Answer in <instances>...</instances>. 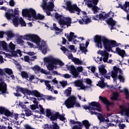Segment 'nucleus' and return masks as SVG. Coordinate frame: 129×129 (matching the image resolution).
Masks as SVG:
<instances>
[{
  "mask_svg": "<svg viewBox=\"0 0 129 129\" xmlns=\"http://www.w3.org/2000/svg\"><path fill=\"white\" fill-rule=\"evenodd\" d=\"M98 84L101 88H104L105 87V83H104V82H102L101 81H99L98 82Z\"/></svg>",
  "mask_w": 129,
  "mask_h": 129,
  "instance_id": "obj_49",
  "label": "nucleus"
},
{
  "mask_svg": "<svg viewBox=\"0 0 129 129\" xmlns=\"http://www.w3.org/2000/svg\"><path fill=\"white\" fill-rule=\"evenodd\" d=\"M46 116H47V117H50V115H52V114L53 113L52 112H51V110L49 109H46Z\"/></svg>",
  "mask_w": 129,
  "mask_h": 129,
  "instance_id": "obj_50",
  "label": "nucleus"
},
{
  "mask_svg": "<svg viewBox=\"0 0 129 129\" xmlns=\"http://www.w3.org/2000/svg\"><path fill=\"white\" fill-rule=\"evenodd\" d=\"M50 61L54 63L55 65H60V66H64V62L59 59L54 58V59H51Z\"/></svg>",
  "mask_w": 129,
  "mask_h": 129,
  "instance_id": "obj_22",
  "label": "nucleus"
},
{
  "mask_svg": "<svg viewBox=\"0 0 129 129\" xmlns=\"http://www.w3.org/2000/svg\"><path fill=\"white\" fill-rule=\"evenodd\" d=\"M71 88H70V89H66L64 92V94L67 95V96H70V94H71V92L72 90H71Z\"/></svg>",
  "mask_w": 129,
  "mask_h": 129,
  "instance_id": "obj_52",
  "label": "nucleus"
},
{
  "mask_svg": "<svg viewBox=\"0 0 129 129\" xmlns=\"http://www.w3.org/2000/svg\"><path fill=\"white\" fill-rule=\"evenodd\" d=\"M7 85L5 82H0V91H1L2 94H5L7 92Z\"/></svg>",
  "mask_w": 129,
  "mask_h": 129,
  "instance_id": "obj_19",
  "label": "nucleus"
},
{
  "mask_svg": "<svg viewBox=\"0 0 129 129\" xmlns=\"http://www.w3.org/2000/svg\"><path fill=\"white\" fill-rule=\"evenodd\" d=\"M37 99H38V97H37ZM37 99L34 97L31 98V99L32 101H33V103H34V104H35L36 105H38V104H39V102L37 101L38 100Z\"/></svg>",
  "mask_w": 129,
  "mask_h": 129,
  "instance_id": "obj_57",
  "label": "nucleus"
},
{
  "mask_svg": "<svg viewBox=\"0 0 129 129\" xmlns=\"http://www.w3.org/2000/svg\"><path fill=\"white\" fill-rule=\"evenodd\" d=\"M118 9V8H120L121 10H124L125 12L126 13V16L129 15V2H125V4L122 6V5L119 4H118V7H116Z\"/></svg>",
  "mask_w": 129,
  "mask_h": 129,
  "instance_id": "obj_14",
  "label": "nucleus"
},
{
  "mask_svg": "<svg viewBox=\"0 0 129 129\" xmlns=\"http://www.w3.org/2000/svg\"><path fill=\"white\" fill-rule=\"evenodd\" d=\"M67 8L66 10L69 11L71 14H75V12H77V14L79 16L81 12L80 8L77 7L76 4L72 5V3L70 1H67L66 2Z\"/></svg>",
  "mask_w": 129,
  "mask_h": 129,
  "instance_id": "obj_4",
  "label": "nucleus"
},
{
  "mask_svg": "<svg viewBox=\"0 0 129 129\" xmlns=\"http://www.w3.org/2000/svg\"><path fill=\"white\" fill-rule=\"evenodd\" d=\"M40 48H45L47 47V45H46V42L45 41H42L41 43H40V45L38 46Z\"/></svg>",
  "mask_w": 129,
  "mask_h": 129,
  "instance_id": "obj_56",
  "label": "nucleus"
},
{
  "mask_svg": "<svg viewBox=\"0 0 129 129\" xmlns=\"http://www.w3.org/2000/svg\"><path fill=\"white\" fill-rule=\"evenodd\" d=\"M36 15H37L36 11L32 8L22 10V15L24 17H27L29 19H31L32 17L34 18Z\"/></svg>",
  "mask_w": 129,
  "mask_h": 129,
  "instance_id": "obj_6",
  "label": "nucleus"
},
{
  "mask_svg": "<svg viewBox=\"0 0 129 129\" xmlns=\"http://www.w3.org/2000/svg\"><path fill=\"white\" fill-rule=\"evenodd\" d=\"M49 118L52 121L57 120L58 119L61 121H64L66 119V118L63 115L60 114L59 112H56L55 113H52Z\"/></svg>",
  "mask_w": 129,
  "mask_h": 129,
  "instance_id": "obj_9",
  "label": "nucleus"
},
{
  "mask_svg": "<svg viewBox=\"0 0 129 129\" xmlns=\"http://www.w3.org/2000/svg\"><path fill=\"white\" fill-rule=\"evenodd\" d=\"M21 75L22 78L25 79H28V78H29V75L26 72H22Z\"/></svg>",
  "mask_w": 129,
  "mask_h": 129,
  "instance_id": "obj_43",
  "label": "nucleus"
},
{
  "mask_svg": "<svg viewBox=\"0 0 129 129\" xmlns=\"http://www.w3.org/2000/svg\"><path fill=\"white\" fill-rule=\"evenodd\" d=\"M67 68L68 71H70L72 75L74 76L75 78L78 77L79 74L77 72V69L75 68V67L73 65L69 66L68 64L67 65Z\"/></svg>",
  "mask_w": 129,
  "mask_h": 129,
  "instance_id": "obj_12",
  "label": "nucleus"
},
{
  "mask_svg": "<svg viewBox=\"0 0 129 129\" xmlns=\"http://www.w3.org/2000/svg\"><path fill=\"white\" fill-rule=\"evenodd\" d=\"M31 41L35 43L37 46H40L41 38L36 34H32Z\"/></svg>",
  "mask_w": 129,
  "mask_h": 129,
  "instance_id": "obj_16",
  "label": "nucleus"
},
{
  "mask_svg": "<svg viewBox=\"0 0 129 129\" xmlns=\"http://www.w3.org/2000/svg\"><path fill=\"white\" fill-rule=\"evenodd\" d=\"M109 56V54L104 56V57L103 58V62H104V63H106V62H107V60H108Z\"/></svg>",
  "mask_w": 129,
  "mask_h": 129,
  "instance_id": "obj_61",
  "label": "nucleus"
},
{
  "mask_svg": "<svg viewBox=\"0 0 129 129\" xmlns=\"http://www.w3.org/2000/svg\"><path fill=\"white\" fill-rule=\"evenodd\" d=\"M121 112L125 113L126 116L129 117V108H126L124 106H121Z\"/></svg>",
  "mask_w": 129,
  "mask_h": 129,
  "instance_id": "obj_21",
  "label": "nucleus"
},
{
  "mask_svg": "<svg viewBox=\"0 0 129 129\" xmlns=\"http://www.w3.org/2000/svg\"><path fill=\"white\" fill-rule=\"evenodd\" d=\"M108 122H109V119H106L105 120V121L104 122V124H105V126H102L103 128H108L110 126V123H108Z\"/></svg>",
  "mask_w": 129,
  "mask_h": 129,
  "instance_id": "obj_36",
  "label": "nucleus"
},
{
  "mask_svg": "<svg viewBox=\"0 0 129 129\" xmlns=\"http://www.w3.org/2000/svg\"><path fill=\"white\" fill-rule=\"evenodd\" d=\"M36 97H38L37 99L38 101L43 100V101L45 102L46 101L45 99H47V100H52V99H53L52 96L43 95V94H41L39 91L37 92Z\"/></svg>",
  "mask_w": 129,
  "mask_h": 129,
  "instance_id": "obj_11",
  "label": "nucleus"
},
{
  "mask_svg": "<svg viewBox=\"0 0 129 129\" xmlns=\"http://www.w3.org/2000/svg\"><path fill=\"white\" fill-rule=\"evenodd\" d=\"M19 106H20L22 108H26V107H27L26 105L21 101L19 102Z\"/></svg>",
  "mask_w": 129,
  "mask_h": 129,
  "instance_id": "obj_63",
  "label": "nucleus"
},
{
  "mask_svg": "<svg viewBox=\"0 0 129 129\" xmlns=\"http://www.w3.org/2000/svg\"><path fill=\"white\" fill-rule=\"evenodd\" d=\"M110 17V16H109V14H108V13L107 14H105V15H103V14L100 13V19H102V20H105V19H107V18Z\"/></svg>",
  "mask_w": 129,
  "mask_h": 129,
  "instance_id": "obj_42",
  "label": "nucleus"
},
{
  "mask_svg": "<svg viewBox=\"0 0 129 129\" xmlns=\"http://www.w3.org/2000/svg\"><path fill=\"white\" fill-rule=\"evenodd\" d=\"M19 24L21 25V27H26V26H27L26 22L24 21V19H23L22 18L19 19Z\"/></svg>",
  "mask_w": 129,
  "mask_h": 129,
  "instance_id": "obj_44",
  "label": "nucleus"
},
{
  "mask_svg": "<svg viewBox=\"0 0 129 129\" xmlns=\"http://www.w3.org/2000/svg\"><path fill=\"white\" fill-rule=\"evenodd\" d=\"M6 35H7L8 38H14L15 37V34L13 33L12 31H8L6 32Z\"/></svg>",
  "mask_w": 129,
  "mask_h": 129,
  "instance_id": "obj_39",
  "label": "nucleus"
},
{
  "mask_svg": "<svg viewBox=\"0 0 129 129\" xmlns=\"http://www.w3.org/2000/svg\"><path fill=\"white\" fill-rule=\"evenodd\" d=\"M51 60H54V58L52 57H45L44 59V62L48 63L47 66L48 70L53 71V70H54V65H55V63L51 61Z\"/></svg>",
  "mask_w": 129,
  "mask_h": 129,
  "instance_id": "obj_10",
  "label": "nucleus"
},
{
  "mask_svg": "<svg viewBox=\"0 0 129 129\" xmlns=\"http://www.w3.org/2000/svg\"><path fill=\"white\" fill-rule=\"evenodd\" d=\"M11 55L13 57H19V55H18L17 53V50L16 51L12 50L11 52Z\"/></svg>",
  "mask_w": 129,
  "mask_h": 129,
  "instance_id": "obj_62",
  "label": "nucleus"
},
{
  "mask_svg": "<svg viewBox=\"0 0 129 129\" xmlns=\"http://www.w3.org/2000/svg\"><path fill=\"white\" fill-rule=\"evenodd\" d=\"M51 125H49L48 124H45L44 125V129H51Z\"/></svg>",
  "mask_w": 129,
  "mask_h": 129,
  "instance_id": "obj_64",
  "label": "nucleus"
},
{
  "mask_svg": "<svg viewBox=\"0 0 129 129\" xmlns=\"http://www.w3.org/2000/svg\"><path fill=\"white\" fill-rule=\"evenodd\" d=\"M92 20H94V21L102 20V18H100V14L99 15L93 16L92 17Z\"/></svg>",
  "mask_w": 129,
  "mask_h": 129,
  "instance_id": "obj_54",
  "label": "nucleus"
},
{
  "mask_svg": "<svg viewBox=\"0 0 129 129\" xmlns=\"http://www.w3.org/2000/svg\"><path fill=\"white\" fill-rule=\"evenodd\" d=\"M95 43H96L97 46L100 49H102L103 45L107 52H112L114 54H117L120 56L121 58L125 56V51L120 49L119 47H116L115 51L112 50V48L114 47H118V44L115 40H110L104 36L101 35H96L94 38Z\"/></svg>",
  "mask_w": 129,
  "mask_h": 129,
  "instance_id": "obj_1",
  "label": "nucleus"
},
{
  "mask_svg": "<svg viewBox=\"0 0 129 129\" xmlns=\"http://www.w3.org/2000/svg\"><path fill=\"white\" fill-rule=\"evenodd\" d=\"M84 15H85L84 16V18H85L84 23L85 24H89V23H91V19L86 16V12H84Z\"/></svg>",
  "mask_w": 129,
  "mask_h": 129,
  "instance_id": "obj_33",
  "label": "nucleus"
},
{
  "mask_svg": "<svg viewBox=\"0 0 129 129\" xmlns=\"http://www.w3.org/2000/svg\"><path fill=\"white\" fill-rule=\"evenodd\" d=\"M99 98L101 100V101L103 102V103L106 105L107 108H108V107H109V106L110 105H113V102L109 101V100H108L107 98L104 97H102L100 96L99 97Z\"/></svg>",
  "mask_w": 129,
  "mask_h": 129,
  "instance_id": "obj_15",
  "label": "nucleus"
},
{
  "mask_svg": "<svg viewBox=\"0 0 129 129\" xmlns=\"http://www.w3.org/2000/svg\"><path fill=\"white\" fill-rule=\"evenodd\" d=\"M74 84L75 85L76 87H80L82 90H84L85 88H88V87L85 86H84V85H83V83L80 80L75 81L74 82Z\"/></svg>",
  "mask_w": 129,
  "mask_h": 129,
  "instance_id": "obj_18",
  "label": "nucleus"
},
{
  "mask_svg": "<svg viewBox=\"0 0 129 129\" xmlns=\"http://www.w3.org/2000/svg\"><path fill=\"white\" fill-rule=\"evenodd\" d=\"M32 69L33 71H37V72L41 71V67L39 66H34Z\"/></svg>",
  "mask_w": 129,
  "mask_h": 129,
  "instance_id": "obj_47",
  "label": "nucleus"
},
{
  "mask_svg": "<svg viewBox=\"0 0 129 129\" xmlns=\"http://www.w3.org/2000/svg\"><path fill=\"white\" fill-rule=\"evenodd\" d=\"M18 14H19V8H16L14 10V14L6 12L5 16L7 20H11L12 18H14V17H15L16 15H18Z\"/></svg>",
  "mask_w": 129,
  "mask_h": 129,
  "instance_id": "obj_17",
  "label": "nucleus"
},
{
  "mask_svg": "<svg viewBox=\"0 0 129 129\" xmlns=\"http://www.w3.org/2000/svg\"><path fill=\"white\" fill-rule=\"evenodd\" d=\"M3 114H4V115H5L6 116H7L8 117H13V116H14V113L10 111V110H9V109H6L5 111L4 112V113Z\"/></svg>",
  "mask_w": 129,
  "mask_h": 129,
  "instance_id": "obj_27",
  "label": "nucleus"
},
{
  "mask_svg": "<svg viewBox=\"0 0 129 129\" xmlns=\"http://www.w3.org/2000/svg\"><path fill=\"white\" fill-rule=\"evenodd\" d=\"M55 18L57 20L60 28L66 29V27H64L65 26H67V28L71 27L72 19L71 18L65 17L57 13L55 14Z\"/></svg>",
  "mask_w": 129,
  "mask_h": 129,
  "instance_id": "obj_2",
  "label": "nucleus"
},
{
  "mask_svg": "<svg viewBox=\"0 0 129 129\" xmlns=\"http://www.w3.org/2000/svg\"><path fill=\"white\" fill-rule=\"evenodd\" d=\"M40 49V50H42V53L44 55H46V54H47V47H42Z\"/></svg>",
  "mask_w": 129,
  "mask_h": 129,
  "instance_id": "obj_59",
  "label": "nucleus"
},
{
  "mask_svg": "<svg viewBox=\"0 0 129 129\" xmlns=\"http://www.w3.org/2000/svg\"><path fill=\"white\" fill-rule=\"evenodd\" d=\"M75 103H76V97L74 96L69 97L64 102V104L67 108H73Z\"/></svg>",
  "mask_w": 129,
  "mask_h": 129,
  "instance_id": "obj_7",
  "label": "nucleus"
},
{
  "mask_svg": "<svg viewBox=\"0 0 129 129\" xmlns=\"http://www.w3.org/2000/svg\"><path fill=\"white\" fill-rule=\"evenodd\" d=\"M53 27L55 31H57V32H60V33H61L62 30L58 28V27H57V24H56V23L53 24Z\"/></svg>",
  "mask_w": 129,
  "mask_h": 129,
  "instance_id": "obj_48",
  "label": "nucleus"
},
{
  "mask_svg": "<svg viewBox=\"0 0 129 129\" xmlns=\"http://www.w3.org/2000/svg\"><path fill=\"white\" fill-rule=\"evenodd\" d=\"M89 106L87 105L83 106L84 109H88L89 111L90 110H93L95 111H99V112H101L102 109L101 108V105L98 102L93 101L89 103Z\"/></svg>",
  "mask_w": 129,
  "mask_h": 129,
  "instance_id": "obj_3",
  "label": "nucleus"
},
{
  "mask_svg": "<svg viewBox=\"0 0 129 129\" xmlns=\"http://www.w3.org/2000/svg\"><path fill=\"white\" fill-rule=\"evenodd\" d=\"M34 19H35V20H44V19H45V16H44V15H41L40 14H38L37 15H35V17Z\"/></svg>",
  "mask_w": 129,
  "mask_h": 129,
  "instance_id": "obj_38",
  "label": "nucleus"
},
{
  "mask_svg": "<svg viewBox=\"0 0 129 129\" xmlns=\"http://www.w3.org/2000/svg\"><path fill=\"white\" fill-rule=\"evenodd\" d=\"M6 109L5 107L0 106V115H4Z\"/></svg>",
  "mask_w": 129,
  "mask_h": 129,
  "instance_id": "obj_53",
  "label": "nucleus"
},
{
  "mask_svg": "<svg viewBox=\"0 0 129 129\" xmlns=\"http://www.w3.org/2000/svg\"><path fill=\"white\" fill-rule=\"evenodd\" d=\"M5 72L7 73V74H8V75H12V74H13V70L11 69H6Z\"/></svg>",
  "mask_w": 129,
  "mask_h": 129,
  "instance_id": "obj_51",
  "label": "nucleus"
},
{
  "mask_svg": "<svg viewBox=\"0 0 129 129\" xmlns=\"http://www.w3.org/2000/svg\"><path fill=\"white\" fill-rule=\"evenodd\" d=\"M98 119L100 122H104L105 121V118L104 117V115L102 113H99L97 115Z\"/></svg>",
  "mask_w": 129,
  "mask_h": 129,
  "instance_id": "obj_23",
  "label": "nucleus"
},
{
  "mask_svg": "<svg viewBox=\"0 0 129 129\" xmlns=\"http://www.w3.org/2000/svg\"><path fill=\"white\" fill-rule=\"evenodd\" d=\"M82 45V46H81ZM84 46V44H80V50L81 51H82V53H84V54H85V55H86V53H87V52H88V50H87V47H85L84 46Z\"/></svg>",
  "mask_w": 129,
  "mask_h": 129,
  "instance_id": "obj_28",
  "label": "nucleus"
},
{
  "mask_svg": "<svg viewBox=\"0 0 129 129\" xmlns=\"http://www.w3.org/2000/svg\"><path fill=\"white\" fill-rule=\"evenodd\" d=\"M119 96V94L117 92H113L112 96L110 98L111 100L117 101L118 99V97Z\"/></svg>",
  "mask_w": 129,
  "mask_h": 129,
  "instance_id": "obj_25",
  "label": "nucleus"
},
{
  "mask_svg": "<svg viewBox=\"0 0 129 129\" xmlns=\"http://www.w3.org/2000/svg\"><path fill=\"white\" fill-rule=\"evenodd\" d=\"M20 38H21V39H23V40H27V41H31L32 39V34H26L24 36L21 35Z\"/></svg>",
  "mask_w": 129,
  "mask_h": 129,
  "instance_id": "obj_26",
  "label": "nucleus"
},
{
  "mask_svg": "<svg viewBox=\"0 0 129 129\" xmlns=\"http://www.w3.org/2000/svg\"><path fill=\"white\" fill-rule=\"evenodd\" d=\"M17 92H21L24 95H32L33 96H35V97H37V95L38 94V91L34 90H29L28 88H22L20 87H18L16 89Z\"/></svg>",
  "mask_w": 129,
  "mask_h": 129,
  "instance_id": "obj_5",
  "label": "nucleus"
},
{
  "mask_svg": "<svg viewBox=\"0 0 129 129\" xmlns=\"http://www.w3.org/2000/svg\"><path fill=\"white\" fill-rule=\"evenodd\" d=\"M67 39L69 42H72V40H74V44H76V40L74 39V32H70V35H67Z\"/></svg>",
  "mask_w": 129,
  "mask_h": 129,
  "instance_id": "obj_20",
  "label": "nucleus"
},
{
  "mask_svg": "<svg viewBox=\"0 0 129 129\" xmlns=\"http://www.w3.org/2000/svg\"><path fill=\"white\" fill-rule=\"evenodd\" d=\"M25 115L27 117L31 116V115H33V114L32 113V111L30 110L29 109H27L25 110Z\"/></svg>",
  "mask_w": 129,
  "mask_h": 129,
  "instance_id": "obj_45",
  "label": "nucleus"
},
{
  "mask_svg": "<svg viewBox=\"0 0 129 129\" xmlns=\"http://www.w3.org/2000/svg\"><path fill=\"white\" fill-rule=\"evenodd\" d=\"M119 91L121 93H122V92H124V93H125V95H126L125 99L127 100L129 99V92L127 89L125 88L123 90H119Z\"/></svg>",
  "mask_w": 129,
  "mask_h": 129,
  "instance_id": "obj_30",
  "label": "nucleus"
},
{
  "mask_svg": "<svg viewBox=\"0 0 129 129\" xmlns=\"http://www.w3.org/2000/svg\"><path fill=\"white\" fill-rule=\"evenodd\" d=\"M1 48H3V50L6 51V52H10V49H8V44H7V42H6V41H2Z\"/></svg>",
  "mask_w": 129,
  "mask_h": 129,
  "instance_id": "obj_24",
  "label": "nucleus"
},
{
  "mask_svg": "<svg viewBox=\"0 0 129 129\" xmlns=\"http://www.w3.org/2000/svg\"><path fill=\"white\" fill-rule=\"evenodd\" d=\"M118 79H119V80H120V82H122V83H123L124 82V78L123 77V76L119 75L118 76Z\"/></svg>",
  "mask_w": 129,
  "mask_h": 129,
  "instance_id": "obj_58",
  "label": "nucleus"
},
{
  "mask_svg": "<svg viewBox=\"0 0 129 129\" xmlns=\"http://www.w3.org/2000/svg\"><path fill=\"white\" fill-rule=\"evenodd\" d=\"M92 3H93L92 0L87 1V6L88 8H92V7H93V4H92Z\"/></svg>",
  "mask_w": 129,
  "mask_h": 129,
  "instance_id": "obj_55",
  "label": "nucleus"
},
{
  "mask_svg": "<svg viewBox=\"0 0 129 129\" xmlns=\"http://www.w3.org/2000/svg\"><path fill=\"white\" fill-rule=\"evenodd\" d=\"M73 62H74L76 65H81V64H82V61L77 58H73Z\"/></svg>",
  "mask_w": 129,
  "mask_h": 129,
  "instance_id": "obj_37",
  "label": "nucleus"
},
{
  "mask_svg": "<svg viewBox=\"0 0 129 129\" xmlns=\"http://www.w3.org/2000/svg\"><path fill=\"white\" fill-rule=\"evenodd\" d=\"M99 75H105L107 73V71L106 69H105L104 68H99Z\"/></svg>",
  "mask_w": 129,
  "mask_h": 129,
  "instance_id": "obj_29",
  "label": "nucleus"
},
{
  "mask_svg": "<svg viewBox=\"0 0 129 129\" xmlns=\"http://www.w3.org/2000/svg\"><path fill=\"white\" fill-rule=\"evenodd\" d=\"M30 107L32 110H35V109H36V108H39V106H38V105L35 104H32L30 105Z\"/></svg>",
  "mask_w": 129,
  "mask_h": 129,
  "instance_id": "obj_60",
  "label": "nucleus"
},
{
  "mask_svg": "<svg viewBox=\"0 0 129 129\" xmlns=\"http://www.w3.org/2000/svg\"><path fill=\"white\" fill-rule=\"evenodd\" d=\"M91 8L92 11L94 12V14H96V13H98V11L100 10V8H98V7L96 6V5H93V7Z\"/></svg>",
  "mask_w": 129,
  "mask_h": 129,
  "instance_id": "obj_40",
  "label": "nucleus"
},
{
  "mask_svg": "<svg viewBox=\"0 0 129 129\" xmlns=\"http://www.w3.org/2000/svg\"><path fill=\"white\" fill-rule=\"evenodd\" d=\"M53 9H54V4L53 3V2H50L48 4V5H47L46 10H48V11H50V12H52V11H53Z\"/></svg>",
  "mask_w": 129,
  "mask_h": 129,
  "instance_id": "obj_31",
  "label": "nucleus"
},
{
  "mask_svg": "<svg viewBox=\"0 0 129 129\" xmlns=\"http://www.w3.org/2000/svg\"><path fill=\"white\" fill-rule=\"evenodd\" d=\"M111 73V76L112 78H113V81H115L116 82V80H117V73H114L113 71H112Z\"/></svg>",
  "mask_w": 129,
  "mask_h": 129,
  "instance_id": "obj_35",
  "label": "nucleus"
},
{
  "mask_svg": "<svg viewBox=\"0 0 129 129\" xmlns=\"http://www.w3.org/2000/svg\"><path fill=\"white\" fill-rule=\"evenodd\" d=\"M15 48H16V46L15 45V44H14V43H13V42H11L9 43V48H8V49H9V52H10V51H11V50L12 51H14V50H15Z\"/></svg>",
  "mask_w": 129,
  "mask_h": 129,
  "instance_id": "obj_41",
  "label": "nucleus"
},
{
  "mask_svg": "<svg viewBox=\"0 0 129 129\" xmlns=\"http://www.w3.org/2000/svg\"><path fill=\"white\" fill-rule=\"evenodd\" d=\"M82 122H83V125H84V126L86 129L89 128V127L90 126L91 124L89 123V121H88V120H84L82 121Z\"/></svg>",
  "mask_w": 129,
  "mask_h": 129,
  "instance_id": "obj_32",
  "label": "nucleus"
},
{
  "mask_svg": "<svg viewBox=\"0 0 129 129\" xmlns=\"http://www.w3.org/2000/svg\"><path fill=\"white\" fill-rule=\"evenodd\" d=\"M60 50L62 51L64 54H65L67 56H68V58L73 61V59L75 57L73 56V54L71 53V51H69V49H67L65 46H62L60 48Z\"/></svg>",
  "mask_w": 129,
  "mask_h": 129,
  "instance_id": "obj_13",
  "label": "nucleus"
},
{
  "mask_svg": "<svg viewBox=\"0 0 129 129\" xmlns=\"http://www.w3.org/2000/svg\"><path fill=\"white\" fill-rule=\"evenodd\" d=\"M108 14L109 16H110V18H109L108 20H106V23L107 24V25L111 26V30H115L116 28L114 27V25L116 24V22H115V20H113L112 17H113L114 14H113V13L111 11L108 13Z\"/></svg>",
  "mask_w": 129,
  "mask_h": 129,
  "instance_id": "obj_8",
  "label": "nucleus"
},
{
  "mask_svg": "<svg viewBox=\"0 0 129 129\" xmlns=\"http://www.w3.org/2000/svg\"><path fill=\"white\" fill-rule=\"evenodd\" d=\"M19 20L20 19H19V18H18L17 17H15L13 20V24L14 26L16 27H19V25H20V22L19 21Z\"/></svg>",
  "mask_w": 129,
  "mask_h": 129,
  "instance_id": "obj_34",
  "label": "nucleus"
},
{
  "mask_svg": "<svg viewBox=\"0 0 129 129\" xmlns=\"http://www.w3.org/2000/svg\"><path fill=\"white\" fill-rule=\"evenodd\" d=\"M97 54H100V55H102V56L104 57V56H106V55H108L109 53H108V52H106V51L99 50L97 52Z\"/></svg>",
  "mask_w": 129,
  "mask_h": 129,
  "instance_id": "obj_46",
  "label": "nucleus"
}]
</instances>
